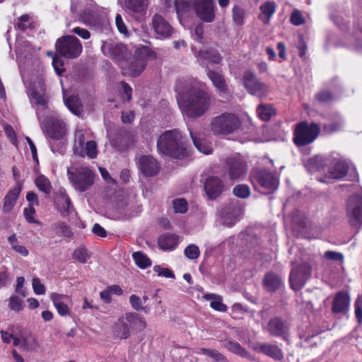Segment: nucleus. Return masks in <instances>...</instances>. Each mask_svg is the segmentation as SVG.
<instances>
[{
    "label": "nucleus",
    "mask_w": 362,
    "mask_h": 362,
    "mask_svg": "<svg viewBox=\"0 0 362 362\" xmlns=\"http://www.w3.org/2000/svg\"><path fill=\"white\" fill-rule=\"evenodd\" d=\"M177 86V103L183 116L197 119L204 116L210 109L212 99L210 94L203 88L191 86L185 92H180Z\"/></svg>",
    "instance_id": "f257e3e1"
},
{
    "label": "nucleus",
    "mask_w": 362,
    "mask_h": 362,
    "mask_svg": "<svg viewBox=\"0 0 362 362\" xmlns=\"http://www.w3.org/2000/svg\"><path fill=\"white\" fill-rule=\"evenodd\" d=\"M157 150L162 155L177 159H183L189 156V150L177 129L163 133L157 139Z\"/></svg>",
    "instance_id": "f03ea898"
},
{
    "label": "nucleus",
    "mask_w": 362,
    "mask_h": 362,
    "mask_svg": "<svg viewBox=\"0 0 362 362\" xmlns=\"http://www.w3.org/2000/svg\"><path fill=\"white\" fill-rule=\"evenodd\" d=\"M38 121L45 135L52 141H59V147L58 148H56L54 144H49L52 151L54 153L58 152L60 154H64L65 152V142L64 140L67 132L66 125L64 120L56 115H51Z\"/></svg>",
    "instance_id": "7ed1b4c3"
},
{
    "label": "nucleus",
    "mask_w": 362,
    "mask_h": 362,
    "mask_svg": "<svg viewBox=\"0 0 362 362\" xmlns=\"http://www.w3.org/2000/svg\"><path fill=\"white\" fill-rule=\"evenodd\" d=\"M156 53L148 47H142L136 51L134 56L127 59V66H121L124 74L136 77L145 69L148 59H155Z\"/></svg>",
    "instance_id": "20e7f679"
},
{
    "label": "nucleus",
    "mask_w": 362,
    "mask_h": 362,
    "mask_svg": "<svg viewBox=\"0 0 362 362\" xmlns=\"http://www.w3.org/2000/svg\"><path fill=\"white\" fill-rule=\"evenodd\" d=\"M250 181L255 189L259 187L268 191L274 192L279 186V177L276 173L266 168H254L250 173Z\"/></svg>",
    "instance_id": "39448f33"
},
{
    "label": "nucleus",
    "mask_w": 362,
    "mask_h": 362,
    "mask_svg": "<svg viewBox=\"0 0 362 362\" xmlns=\"http://www.w3.org/2000/svg\"><path fill=\"white\" fill-rule=\"evenodd\" d=\"M241 122L235 114L224 112L213 118L211 129L215 135H228L236 132Z\"/></svg>",
    "instance_id": "423d86ee"
},
{
    "label": "nucleus",
    "mask_w": 362,
    "mask_h": 362,
    "mask_svg": "<svg viewBox=\"0 0 362 362\" xmlns=\"http://www.w3.org/2000/svg\"><path fill=\"white\" fill-rule=\"evenodd\" d=\"M57 54L68 59L78 58L83 49L80 40L74 35H64L58 38L55 43Z\"/></svg>",
    "instance_id": "0eeeda50"
},
{
    "label": "nucleus",
    "mask_w": 362,
    "mask_h": 362,
    "mask_svg": "<svg viewBox=\"0 0 362 362\" xmlns=\"http://www.w3.org/2000/svg\"><path fill=\"white\" fill-rule=\"evenodd\" d=\"M317 138V123L302 121L296 124L293 142L297 147H303L313 143Z\"/></svg>",
    "instance_id": "6e6552de"
},
{
    "label": "nucleus",
    "mask_w": 362,
    "mask_h": 362,
    "mask_svg": "<svg viewBox=\"0 0 362 362\" xmlns=\"http://www.w3.org/2000/svg\"><path fill=\"white\" fill-rule=\"evenodd\" d=\"M101 50L103 53L115 61L121 66H127V60L131 58V52L127 46L122 43L107 40L102 42Z\"/></svg>",
    "instance_id": "1a4fd4ad"
},
{
    "label": "nucleus",
    "mask_w": 362,
    "mask_h": 362,
    "mask_svg": "<svg viewBox=\"0 0 362 362\" xmlns=\"http://www.w3.org/2000/svg\"><path fill=\"white\" fill-rule=\"evenodd\" d=\"M67 175L72 185L78 192H86L93 185L95 174L88 168L81 167L76 172H71L68 168Z\"/></svg>",
    "instance_id": "9d476101"
},
{
    "label": "nucleus",
    "mask_w": 362,
    "mask_h": 362,
    "mask_svg": "<svg viewBox=\"0 0 362 362\" xmlns=\"http://www.w3.org/2000/svg\"><path fill=\"white\" fill-rule=\"evenodd\" d=\"M223 170L229 180L235 182L245 177L248 166L247 162L242 158L230 156L225 159Z\"/></svg>",
    "instance_id": "9b49d317"
},
{
    "label": "nucleus",
    "mask_w": 362,
    "mask_h": 362,
    "mask_svg": "<svg viewBox=\"0 0 362 362\" xmlns=\"http://www.w3.org/2000/svg\"><path fill=\"white\" fill-rule=\"evenodd\" d=\"M290 272L289 283L291 288L297 291L300 290L311 276V267L308 262L294 264Z\"/></svg>",
    "instance_id": "f8f14e48"
},
{
    "label": "nucleus",
    "mask_w": 362,
    "mask_h": 362,
    "mask_svg": "<svg viewBox=\"0 0 362 362\" xmlns=\"http://www.w3.org/2000/svg\"><path fill=\"white\" fill-rule=\"evenodd\" d=\"M243 83L250 94L259 98L267 95V86L261 82L253 72L250 71H245L243 75Z\"/></svg>",
    "instance_id": "ddd939ff"
},
{
    "label": "nucleus",
    "mask_w": 362,
    "mask_h": 362,
    "mask_svg": "<svg viewBox=\"0 0 362 362\" xmlns=\"http://www.w3.org/2000/svg\"><path fill=\"white\" fill-rule=\"evenodd\" d=\"M349 175L348 180L358 182L359 176L355 168L349 170V164L343 160L337 162L328 172V177L340 180Z\"/></svg>",
    "instance_id": "4468645a"
},
{
    "label": "nucleus",
    "mask_w": 362,
    "mask_h": 362,
    "mask_svg": "<svg viewBox=\"0 0 362 362\" xmlns=\"http://www.w3.org/2000/svg\"><path fill=\"white\" fill-rule=\"evenodd\" d=\"M265 330L272 336L286 339L289 334V323L281 317H274L267 322Z\"/></svg>",
    "instance_id": "2eb2a0df"
},
{
    "label": "nucleus",
    "mask_w": 362,
    "mask_h": 362,
    "mask_svg": "<svg viewBox=\"0 0 362 362\" xmlns=\"http://www.w3.org/2000/svg\"><path fill=\"white\" fill-rule=\"evenodd\" d=\"M139 171L145 177H153L160 171V165L156 158L151 156L144 155L136 158Z\"/></svg>",
    "instance_id": "dca6fc26"
},
{
    "label": "nucleus",
    "mask_w": 362,
    "mask_h": 362,
    "mask_svg": "<svg viewBox=\"0 0 362 362\" xmlns=\"http://www.w3.org/2000/svg\"><path fill=\"white\" fill-rule=\"evenodd\" d=\"M197 16L205 23H211L215 20L214 0H195L194 3Z\"/></svg>",
    "instance_id": "f3484780"
},
{
    "label": "nucleus",
    "mask_w": 362,
    "mask_h": 362,
    "mask_svg": "<svg viewBox=\"0 0 362 362\" xmlns=\"http://www.w3.org/2000/svg\"><path fill=\"white\" fill-rule=\"evenodd\" d=\"M49 98L42 87L40 90L33 89L30 93V102L35 107L38 120L44 117V112L48 108Z\"/></svg>",
    "instance_id": "a211bd4d"
},
{
    "label": "nucleus",
    "mask_w": 362,
    "mask_h": 362,
    "mask_svg": "<svg viewBox=\"0 0 362 362\" xmlns=\"http://www.w3.org/2000/svg\"><path fill=\"white\" fill-rule=\"evenodd\" d=\"M240 214V208L237 202L230 201L225 204L219 212L223 223L228 226H233Z\"/></svg>",
    "instance_id": "6ab92c4d"
},
{
    "label": "nucleus",
    "mask_w": 362,
    "mask_h": 362,
    "mask_svg": "<svg viewBox=\"0 0 362 362\" xmlns=\"http://www.w3.org/2000/svg\"><path fill=\"white\" fill-rule=\"evenodd\" d=\"M204 189L208 199L215 200L219 197L225 190V185L219 177L209 176L204 182Z\"/></svg>",
    "instance_id": "aec40b11"
},
{
    "label": "nucleus",
    "mask_w": 362,
    "mask_h": 362,
    "mask_svg": "<svg viewBox=\"0 0 362 362\" xmlns=\"http://www.w3.org/2000/svg\"><path fill=\"white\" fill-rule=\"evenodd\" d=\"M347 213L351 226L362 224V196H355L349 199Z\"/></svg>",
    "instance_id": "412c9836"
},
{
    "label": "nucleus",
    "mask_w": 362,
    "mask_h": 362,
    "mask_svg": "<svg viewBox=\"0 0 362 362\" xmlns=\"http://www.w3.org/2000/svg\"><path fill=\"white\" fill-rule=\"evenodd\" d=\"M152 25L155 33L160 37H168L172 35L173 32V27L160 14L156 13L153 16Z\"/></svg>",
    "instance_id": "4be33fe9"
},
{
    "label": "nucleus",
    "mask_w": 362,
    "mask_h": 362,
    "mask_svg": "<svg viewBox=\"0 0 362 362\" xmlns=\"http://www.w3.org/2000/svg\"><path fill=\"white\" fill-rule=\"evenodd\" d=\"M50 298L59 315L63 317L70 315L71 309L69 305L71 303V298L69 296L52 293Z\"/></svg>",
    "instance_id": "5701e85b"
},
{
    "label": "nucleus",
    "mask_w": 362,
    "mask_h": 362,
    "mask_svg": "<svg viewBox=\"0 0 362 362\" xmlns=\"http://www.w3.org/2000/svg\"><path fill=\"white\" fill-rule=\"evenodd\" d=\"M253 349L273 358L275 361H281L284 358V353L277 345L257 343L253 346Z\"/></svg>",
    "instance_id": "b1692460"
},
{
    "label": "nucleus",
    "mask_w": 362,
    "mask_h": 362,
    "mask_svg": "<svg viewBox=\"0 0 362 362\" xmlns=\"http://www.w3.org/2000/svg\"><path fill=\"white\" fill-rule=\"evenodd\" d=\"M350 298L347 292L339 291L333 300L332 311L335 314H346L349 310Z\"/></svg>",
    "instance_id": "393cba45"
},
{
    "label": "nucleus",
    "mask_w": 362,
    "mask_h": 362,
    "mask_svg": "<svg viewBox=\"0 0 362 362\" xmlns=\"http://www.w3.org/2000/svg\"><path fill=\"white\" fill-rule=\"evenodd\" d=\"M197 60L200 62V64L204 68H206V70L209 69L206 62L219 64L223 60L220 53L217 50L213 49L199 50L197 53Z\"/></svg>",
    "instance_id": "a878e982"
},
{
    "label": "nucleus",
    "mask_w": 362,
    "mask_h": 362,
    "mask_svg": "<svg viewBox=\"0 0 362 362\" xmlns=\"http://www.w3.org/2000/svg\"><path fill=\"white\" fill-rule=\"evenodd\" d=\"M21 190L22 184L18 182L16 186L8 192L4 197V202L2 207V211L4 213H9L13 209L16 205Z\"/></svg>",
    "instance_id": "bb28decb"
},
{
    "label": "nucleus",
    "mask_w": 362,
    "mask_h": 362,
    "mask_svg": "<svg viewBox=\"0 0 362 362\" xmlns=\"http://www.w3.org/2000/svg\"><path fill=\"white\" fill-rule=\"evenodd\" d=\"M206 74L220 95H223L228 93L226 79L221 73L207 69Z\"/></svg>",
    "instance_id": "cd10ccee"
},
{
    "label": "nucleus",
    "mask_w": 362,
    "mask_h": 362,
    "mask_svg": "<svg viewBox=\"0 0 362 362\" xmlns=\"http://www.w3.org/2000/svg\"><path fill=\"white\" fill-rule=\"evenodd\" d=\"M132 134L129 132L120 129L119 130L115 137L110 139V144L119 150L127 148L131 141Z\"/></svg>",
    "instance_id": "c85d7f7f"
},
{
    "label": "nucleus",
    "mask_w": 362,
    "mask_h": 362,
    "mask_svg": "<svg viewBox=\"0 0 362 362\" xmlns=\"http://www.w3.org/2000/svg\"><path fill=\"white\" fill-rule=\"evenodd\" d=\"M262 283L267 291L275 292L281 287L282 281L277 274L270 272L264 275Z\"/></svg>",
    "instance_id": "c756f323"
},
{
    "label": "nucleus",
    "mask_w": 362,
    "mask_h": 362,
    "mask_svg": "<svg viewBox=\"0 0 362 362\" xmlns=\"http://www.w3.org/2000/svg\"><path fill=\"white\" fill-rule=\"evenodd\" d=\"M131 332L128 322L124 317L120 318L113 327V334L120 339H126L130 336Z\"/></svg>",
    "instance_id": "7c9ffc66"
},
{
    "label": "nucleus",
    "mask_w": 362,
    "mask_h": 362,
    "mask_svg": "<svg viewBox=\"0 0 362 362\" xmlns=\"http://www.w3.org/2000/svg\"><path fill=\"white\" fill-rule=\"evenodd\" d=\"M177 243L178 236L172 233H165L158 238V245L163 250L174 249Z\"/></svg>",
    "instance_id": "2f4dec72"
},
{
    "label": "nucleus",
    "mask_w": 362,
    "mask_h": 362,
    "mask_svg": "<svg viewBox=\"0 0 362 362\" xmlns=\"http://www.w3.org/2000/svg\"><path fill=\"white\" fill-rule=\"evenodd\" d=\"M124 318L128 322L129 326H132L138 331H142L146 327V322L144 318L136 313H127Z\"/></svg>",
    "instance_id": "473e14b6"
},
{
    "label": "nucleus",
    "mask_w": 362,
    "mask_h": 362,
    "mask_svg": "<svg viewBox=\"0 0 362 362\" xmlns=\"http://www.w3.org/2000/svg\"><path fill=\"white\" fill-rule=\"evenodd\" d=\"M261 13L258 18L264 24H269L271 17L276 11V4L274 1H267L259 8Z\"/></svg>",
    "instance_id": "72a5a7b5"
},
{
    "label": "nucleus",
    "mask_w": 362,
    "mask_h": 362,
    "mask_svg": "<svg viewBox=\"0 0 362 362\" xmlns=\"http://www.w3.org/2000/svg\"><path fill=\"white\" fill-rule=\"evenodd\" d=\"M54 233L61 237L71 238L74 236L71 228L64 221H59L52 224Z\"/></svg>",
    "instance_id": "f704fd0d"
},
{
    "label": "nucleus",
    "mask_w": 362,
    "mask_h": 362,
    "mask_svg": "<svg viewBox=\"0 0 362 362\" xmlns=\"http://www.w3.org/2000/svg\"><path fill=\"white\" fill-rule=\"evenodd\" d=\"M124 4L130 11L143 14L147 8V0H124Z\"/></svg>",
    "instance_id": "c9c22d12"
},
{
    "label": "nucleus",
    "mask_w": 362,
    "mask_h": 362,
    "mask_svg": "<svg viewBox=\"0 0 362 362\" xmlns=\"http://www.w3.org/2000/svg\"><path fill=\"white\" fill-rule=\"evenodd\" d=\"M35 184L37 189L43 192L46 196H49L52 189V186L49 180L44 175H39L35 180Z\"/></svg>",
    "instance_id": "e433bc0d"
},
{
    "label": "nucleus",
    "mask_w": 362,
    "mask_h": 362,
    "mask_svg": "<svg viewBox=\"0 0 362 362\" xmlns=\"http://www.w3.org/2000/svg\"><path fill=\"white\" fill-rule=\"evenodd\" d=\"M71 201L69 197L63 193L60 199L58 200L57 209L61 215L64 217L68 216L71 213Z\"/></svg>",
    "instance_id": "4c0bfd02"
},
{
    "label": "nucleus",
    "mask_w": 362,
    "mask_h": 362,
    "mask_svg": "<svg viewBox=\"0 0 362 362\" xmlns=\"http://www.w3.org/2000/svg\"><path fill=\"white\" fill-rule=\"evenodd\" d=\"M194 3L193 0H175L174 6L178 16L190 12L193 8Z\"/></svg>",
    "instance_id": "58836bf2"
},
{
    "label": "nucleus",
    "mask_w": 362,
    "mask_h": 362,
    "mask_svg": "<svg viewBox=\"0 0 362 362\" xmlns=\"http://www.w3.org/2000/svg\"><path fill=\"white\" fill-rule=\"evenodd\" d=\"M257 112L261 119L264 121H269L272 116L275 115V110L269 104H260Z\"/></svg>",
    "instance_id": "ea45409f"
},
{
    "label": "nucleus",
    "mask_w": 362,
    "mask_h": 362,
    "mask_svg": "<svg viewBox=\"0 0 362 362\" xmlns=\"http://www.w3.org/2000/svg\"><path fill=\"white\" fill-rule=\"evenodd\" d=\"M132 257L136 264L141 269H146L151 265V259L142 252H135Z\"/></svg>",
    "instance_id": "a19ab883"
},
{
    "label": "nucleus",
    "mask_w": 362,
    "mask_h": 362,
    "mask_svg": "<svg viewBox=\"0 0 362 362\" xmlns=\"http://www.w3.org/2000/svg\"><path fill=\"white\" fill-rule=\"evenodd\" d=\"M198 354L206 355L216 362H228L227 358L216 349L201 348L198 351Z\"/></svg>",
    "instance_id": "79ce46f5"
},
{
    "label": "nucleus",
    "mask_w": 362,
    "mask_h": 362,
    "mask_svg": "<svg viewBox=\"0 0 362 362\" xmlns=\"http://www.w3.org/2000/svg\"><path fill=\"white\" fill-rule=\"evenodd\" d=\"M233 194L236 197L240 199H247L250 197L251 194V190L247 185L240 184L233 187Z\"/></svg>",
    "instance_id": "37998d69"
},
{
    "label": "nucleus",
    "mask_w": 362,
    "mask_h": 362,
    "mask_svg": "<svg viewBox=\"0 0 362 362\" xmlns=\"http://www.w3.org/2000/svg\"><path fill=\"white\" fill-rule=\"evenodd\" d=\"M225 348L228 349L230 351L238 354L240 356H247L248 352L246 349L243 348L239 343L232 341H228L224 344Z\"/></svg>",
    "instance_id": "c03bdc74"
},
{
    "label": "nucleus",
    "mask_w": 362,
    "mask_h": 362,
    "mask_svg": "<svg viewBox=\"0 0 362 362\" xmlns=\"http://www.w3.org/2000/svg\"><path fill=\"white\" fill-rule=\"evenodd\" d=\"M129 303L132 308L135 310H143L146 313H148L150 311V308L147 305L143 306L141 298L135 294L130 296Z\"/></svg>",
    "instance_id": "a18cd8bd"
},
{
    "label": "nucleus",
    "mask_w": 362,
    "mask_h": 362,
    "mask_svg": "<svg viewBox=\"0 0 362 362\" xmlns=\"http://www.w3.org/2000/svg\"><path fill=\"white\" fill-rule=\"evenodd\" d=\"M190 135L194 146L197 148L204 154H209L212 152V147L206 144L204 141L199 139L197 136H195L192 132H190Z\"/></svg>",
    "instance_id": "49530a36"
},
{
    "label": "nucleus",
    "mask_w": 362,
    "mask_h": 362,
    "mask_svg": "<svg viewBox=\"0 0 362 362\" xmlns=\"http://www.w3.org/2000/svg\"><path fill=\"white\" fill-rule=\"evenodd\" d=\"M233 21L237 25H242L244 23L245 11L244 9L238 6L235 5L232 10Z\"/></svg>",
    "instance_id": "de8ad7c7"
},
{
    "label": "nucleus",
    "mask_w": 362,
    "mask_h": 362,
    "mask_svg": "<svg viewBox=\"0 0 362 362\" xmlns=\"http://www.w3.org/2000/svg\"><path fill=\"white\" fill-rule=\"evenodd\" d=\"M38 346L35 338L31 335L22 337L21 348L26 351H33Z\"/></svg>",
    "instance_id": "09e8293b"
},
{
    "label": "nucleus",
    "mask_w": 362,
    "mask_h": 362,
    "mask_svg": "<svg viewBox=\"0 0 362 362\" xmlns=\"http://www.w3.org/2000/svg\"><path fill=\"white\" fill-rule=\"evenodd\" d=\"M303 166L310 174L317 172V156L310 158H303Z\"/></svg>",
    "instance_id": "8fccbe9b"
},
{
    "label": "nucleus",
    "mask_w": 362,
    "mask_h": 362,
    "mask_svg": "<svg viewBox=\"0 0 362 362\" xmlns=\"http://www.w3.org/2000/svg\"><path fill=\"white\" fill-rule=\"evenodd\" d=\"M62 57L56 53L52 58V66L58 76H62L65 71L64 68V62Z\"/></svg>",
    "instance_id": "3c124183"
},
{
    "label": "nucleus",
    "mask_w": 362,
    "mask_h": 362,
    "mask_svg": "<svg viewBox=\"0 0 362 362\" xmlns=\"http://www.w3.org/2000/svg\"><path fill=\"white\" fill-rule=\"evenodd\" d=\"M173 206L175 213L185 214L188 209V204L187 201L182 198L173 200Z\"/></svg>",
    "instance_id": "603ef678"
},
{
    "label": "nucleus",
    "mask_w": 362,
    "mask_h": 362,
    "mask_svg": "<svg viewBox=\"0 0 362 362\" xmlns=\"http://www.w3.org/2000/svg\"><path fill=\"white\" fill-rule=\"evenodd\" d=\"M73 258L78 260L81 263H86L87 259L90 257L87 250L85 247L76 248L73 255Z\"/></svg>",
    "instance_id": "864d4df0"
},
{
    "label": "nucleus",
    "mask_w": 362,
    "mask_h": 362,
    "mask_svg": "<svg viewBox=\"0 0 362 362\" xmlns=\"http://www.w3.org/2000/svg\"><path fill=\"white\" fill-rule=\"evenodd\" d=\"M335 99L334 94L328 89H322L318 93V101L324 103H329Z\"/></svg>",
    "instance_id": "5fc2aeb1"
},
{
    "label": "nucleus",
    "mask_w": 362,
    "mask_h": 362,
    "mask_svg": "<svg viewBox=\"0 0 362 362\" xmlns=\"http://www.w3.org/2000/svg\"><path fill=\"white\" fill-rule=\"evenodd\" d=\"M199 249L196 245L191 244L185 250V255L189 259H196L199 257Z\"/></svg>",
    "instance_id": "6e6d98bb"
},
{
    "label": "nucleus",
    "mask_w": 362,
    "mask_h": 362,
    "mask_svg": "<svg viewBox=\"0 0 362 362\" xmlns=\"http://www.w3.org/2000/svg\"><path fill=\"white\" fill-rule=\"evenodd\" d=\"M354 313L358 325L362 324V296H359L354 303Z\"/></svg>",
    "instance_id": "4d7b16f0"
},
{
    "label": "nucleus",
    "mask_w": 362,
    "mask_h": 362,
    "mask_svg": "<svg viewBox=\"0 0 362 362\" xmlns=\"http://www.w3.org/2000/svg\"><path fill=\"white\" fill-rule=\"evenodd\" d=\"M35 214V209L31 204H28V208H25L23 210V214L25 218L28 223H35L38 225H42V223L37 220H35L33 215Z\"/></svg>",
    "instance_id": "13d9d810"
},
{
    "label": "nucleus",
    "mask_w": 362,
    "mask_h": 362,
    "mask_svg": "<svg viewBox=\"0 0 362 362\" xmlns=\"http://www.w3.org/2000/svg\"><path fill=\"white\" fill-rule=\"evenodd\" d=\"M341 127V123L339 122H335L322 126V132L325 134H332L339 131Z\"/></svg>",
    "instance_id": "bf43d9fd"
},
{
    "label": "nucleus",
    "mask_w": 362,
    "mask_h": 362,
    "mask_svg": "<svg viewBox=\"0 0 362 362\" xmlns=\"http://www.w3.org/2000/svg\"><path fill=\"white\" fill-rule=\"evenodd\" d=\"M324 258L327 260L342 262L344 261V255L341 252L328 250L324 254Z\"/></svg>",
    "instance_id": "052dcab7"
},
{
    "label": "nucleus",
    "mask_w": 362,
    "mask_h": 362,
    "mask_svg": "<svg viewBox=\"0 0 362 362\" xmlns=\"http://www.w3.org/2000/svg\"><path fill=\"white\" fill-rule=\"evenodd\" d=\"M290 21L293 25L298 26L303 25L305 20L300 11L296 9L291 15Z\"/></svg>",
    "instance_id": "680f3d73"
},
{
    "label": "nucleus",
    "mask_w": 362,
    "mask_h": 362,
    "mask_svg": "<svg viewBox=\"0 0 362 362\" xmlns=\"http://www.w3.org/2000/svg\"><path fill=\"white\" fill-rule=\"evenodd\" d=\"M86 153L90 158H94L97 156V145L94 141H88L86 144Z\"/></svg>",
    "instance_id": "e2e57ef3"
},
{
    "label": "nucleus",
    "mask_w": 362,
    "mask_h": 362,
    "mask_svg": "<svg viewBox=\"0 0 362 362\" xmlns=\"http://www.w3.org/2000/svg\"><path fill=\"white\" fill-rule=\"evenodd\" d=\"M32 285L35 294L42 295L45 293V286L41 283V281L39 278H33Z\"/></svg>",
    "instance_id": "0e129e2a"
},
{
    "label": "nucleus",
    "mask_w": 362,
    "mask_h": 362,
    "mask_svg": "<svg viewBox=\"0 0 362 362\" xmlns=\"http://www.w3.org/2000/svg\"><path fill=\"white\" fill-rule=\"evenodd\" d=\"M153 271L158 273V276H163L166 278L175 279V276L174 273L168 268H162L159 265H156L153 267Z\"/></svg>",
    "instance_id": "69168bd1"
},
{
    "label": "nucleus",
    "mask_w": 362,
    "mask_h": 362,
    "mask_svg": "<svg viewBox=\"0 0 362 362\" xmlns=\"http://www.w3.org/2000/svg\"><path fill=\"white\" fill-rule=\"evenodd\" d=\"M66 105L69 110L76 115H79L81 112V107L76 104L74 98H68L66 101Z\"/></svg>",
    "instance_id": "338daca9"
},
{
    "label": "nucleus",
    "mask_w": 362,
    "mask_h": 362,
    "mask_svg": "<svg viewBox=\"0 0 362 362\" xmlns=\"http://www.w3.org/2000/svg\"><path fill=\"white\" fill-rule=\"evenodd\" d=\"M22 300L16 296H11L9 300V307L16 311L22 309Z\"/></svg>",
    "instance_id": "774afa93"
}]
</instances>
